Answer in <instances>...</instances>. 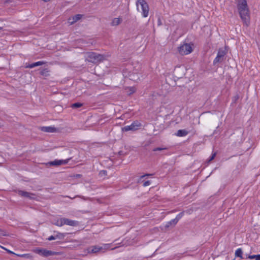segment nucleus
<instances>
[{
	"instance_id": "nucleus-16",
	"label": "nucleus",
	"mask_w": 260,
	"mask_h": 260,
	"mask_svg": "<svg viewBox=\"0 0 260 260\" xmlns=\"http://www.w3.org/2000/svg\"><path fill=\"white\" fill-rule=\"evenodd\" d=\"M188 132L185 129H179L177 131L176 135L178 137H183L186 136Z\"/></svg>"
},
{
	"instance_id": "nucleus-25",
	"label": "nucleus",
	"mask_w": 260,
	"mask_h": 260,
	"mask_svg": "<svg viewBox=\"0 0 260 260\" xmlns=\"http://www.w3.org/2000/svg\"><path fill=\"white\" fill-rule=\"evenodd\" d=\"M70 159L69 158V159H64V160H63V159L59 160V161H60V162H59L60 166L68 164Z\"/></svg>"
},
{
	"instance_id": "nucleus-43",
	"label": "nucleus",
	"mask_w": 260,
	"mask_h": 260,
	"mask_svg": "<svg viewBox=\"0 0 260 260\" xmlns=\"http://www.w3.org/2000/svg\"><path fill=\"white\" fill-rule=\"evenodd\" d=\"M0 247H2V248H3V249H5V248H4L3 247L1 246V245H0ZM6 250H7V249H6Z\"/></svg>"
},
{
	"instance_id": "nucleus-28",
	"label": "nucleus",
	"mask_w": 260,
	"mask_h": 260,
	"mask_svg": "<svg viewBox=\"0 0 260 260\" xmlns=\"http://www.w3.org/2000/svg\"><path fill=\"white\" fill-rule=\"evenodd\" d=\"M150 184H151V181L149 180H148V181H145L143 182V186H145V187L147 186H149Z\"/></svg>"
},
{
	"instance_id": "nucleus-12",
	"label": "nucleus",
	"mask_w": 260,
	"mask_h": 260,
	"mask_svg": "<svg viewBox=\"0 0 260 260\" xmlns=\"http://www.w3.org/2000/svg\"><path fill=\"white\" fill-rule=\"evenodd\" d=\"M63 223L72 226H77L79 225V222L76 220H73L68 218H63Z\"/></svg>"
},
{
	"instance_id": "nucleus-36",
	"label": "nucleus",
	"mask_w": 260,
	"mask_h": 260,
	"mask_svg": "<svg viewBox=\"0 0 260 260\" xmlns=\"http://www.w3.org/2000/svg\"><path fill=\"white\" fill-rule=\"evenodd\" d=\"M131 93H134L135 92V90H134V88H131Z\"/></svg>"
},
{
	"instance_id": "nucleus-20",
	"label": "nucleus",
	"mask_w": 260,
	"mask_h": 260,
	"mask_svg": "<svg viewBox=\"0 0 260 260\" xmlns=\"http://www.w3.org/2000/svg\"><path fill=\"white\" fill-rule=\"evenodd\" d=\"M83 104L80 103H75L71 105V107L73 109H77L82 106Z\"/></svg>"
},
{
	"instance_id": "nucleus-22",
	"label": "nucleus",
	"mask_w": 260,
	"mask_h": 260,
	"mask_svg": "<svg viewBox=\"0 0 260 260\" xmlns=\"http://www.w3.org/2000/svg\"><path fill=\"white\" fill-rule=\"evenodd\" d=\"M248 258L250 259H255V260H260V254L249 255Z\"/></svg>"
},
{
	"instance_id": "nucleus-41",
	"label": "nucleus",
	"mask_w": 260,
	"mask_h": 260,
	"mask_svg": "<svg viewBox=\"0 0 260 260\" xmlns=\"http://www.w3.org/2000/svg\"><path fill=\"white\" fill-rule=\"evenodd\" d=\"M118 153H119V155H121L122 154V151H119Z\"/></svg>"
},
{
	"instance_id": "nucleus-10",
	"label": "nucleus",
	"mask_w": 260,
	"mask_h": 260,
	"mask_svg": "<svg viewBox=\"0 0 260 260\" xmlns=\"http://www.w3.org/2000/svg\"><path fill=\"white\" fill-rule=\"evenodd\" d=\"M18 193L19 196L21 197L27 198L30 199H34L36 196V194L34 193L28 192L23 190H19Z\"/></svg>"
},
{
	"instance_id": "nucleus-40",
	"label": "nucleus",
	"mask_w": 260,
	"mask_h": 260,
	"mask_svg": "<svg viewBox=\"0 0 260 260\" xmlns=\"http://www.w3.org/2000/svg\"><path fill=\"white\" fill-rule=\"evenodd\" d=\"M3 126V123L0 122V127Z\"/></svg>"
},
{
	"instance_id": "nucleus-2",
	"label": "nucleus",
	"mask_w": 260,
	"mask_h": 260,
	"mask_svg": "<svg viewBox=\"0 0 260 260\" xmlns=\"http://www.w3.org/2000/svg\"><path fill=\"white\" fill-rule=\"evenodd\" d=\"M85 54L86 60L94 64L101 62L105 59V55L96 52H86Z\"/></svg>"
},
{
	"instance_id": "nucleus-34",
	"label": "nucleus",
	"mask_w": 260,
	"mask_h": 260,
	"mask_svg": "<svg viewBox=\"0 0 260 260\" xmlns=\"http://www.w3.org/2000/svg\"><path fill=\"white\" fill-rule=\"evenodd\" d=\"M151 175H152V174H145V175H144L142 176L141 177V178H143V177H145V176H151Z\"/></svg>"
},
{
	"instance_id": "nucleus-9",
	"label": "nucleus",
	"mask_w": 260,
	"mask_h": 260,
	"mask_svg": "<svg viewBox=\"0 0 260 260\" xmlns=\"http://www.w3.org/2000/svg\"><path fill=\"white\" fill-rule=\"evenodd\" d=\"M36 252L40 254L41 255L44 256H48L50 255H53L56 254L57 253L54 251H52L51 250H48L44 249H37L36 250Z\"/></svg>"
},
{
	"instance_id": "nucleus-24",
	"label": "nucleus",
	"mask_w": 260,
	"mask_h": 260,
	"mask_svg": "<svg viewBox=\"0 0 260 260\" xmlns=\"http://www.w3.org/2000/svg\"><path fill=\"white\" fill-rule=\"evenodd\" d=\"M67 235V234H62V233H57L56 235H55V237H56V239L58 238V239H63V238L64 237V236Z\"/></svg>"
},
{
	"instance_id": "nucleus-3",
	"label": "nucleus",
	"mask_w": 260,
	"mask_h": 260,
	"mask_svg": "<svg viewBox=\"0 0 260 260\" xmlns=\"http://www.w3.org/2000/svg\"><path fill=\"white\" fill-rule=\"evenodd\" d=\"M183 215L184 213L183 212H180L174 219L167 222L163 226L161 227V230L166 231L170 229L173 228L178 223V221L183 217Z\"/></svg>"
},
{
	"instance_id": "nucleus-38",
	"label": "nucleus",
	"mask_w": 260,
	"mask_h": 260,
	"mask_svg": "<svg viewBox=\"0 0 260 260\" xmlns=\"http://www.w3.org/2000/svg\"><path fill=\"white\" fill-rule=\"evenodd\" d=\"M6 250H7L9 253H12V254H16L15 253L13 252L12 251H11L10 250H8L7 249Z\"/></svg>"
},
{
	"instance_id": "nucleus-13",
	"label": "nucleus",
	"mask_w": 260,
	"mask_h": 260,
	"mask_svg": "<svg viewBox=\"0 0 260 260\" xmlns=\"http://www.w3.org/2000/svg\"><path fill=\"white\" fill-rule=\"evenodd\" d=\"M82 17L83 15L82 14H76L72 17H70L69 19V22L71 23V24H73L78 20H80Z\"/></svg>"
},
{
	"instance_id": "nucleus-29",
	"label": "nucleus",
	"mask_w": 260,
	"mask_h": 260,
	"mask_svg": "<svg viewBox=\"0 0 260 260\" xmlns=\"http://www.w3.org/2000/svg\"><path fill=\"white\" fill-rule=\"evenodd\" d=\"M6 235H7L6 232L2 229H0V236H6Z\"/></svg>"
},
{
	"instance_id": "nucleus-26",
	"label": "nucleus",
	"mask_w": 260,
	"mask_h": 260,
	"mask_svg": "<svg viewBox=\"0 0 260 260\" xmlns=\"http://www.w3.org/2000/svg\"><path fill=\"white\" fill-rule=\"evenodd\" d=\"M167 149V148H162V147H156L153 149V151H161Z\"/></svg>"
},
{
	"instance_id": "nucleus-1",
	"label": "nucleus",
	"mask_w": 260,
	"mask_h": 260,
	"mask_svg": "<svg viewBox=\"0 0 260 260\" xmlns=\"http://www.w3.org/2000/svg\"><path fill=\"white\" fill-rule=\"evenodd\" d=\"M236 1L240 18L243 23L248 26L249 24L250 17L247 2L246 0H236Z\"/></svg>"
},
{
	"instance_id": "nucleus-32",
	"label": "nucleus",
	"mask_w": 260,
	"mask_h": 260,
	"mask_svg": "<svg viewBox=\"0 0 260 260\" xmlns=\"http://www.w3.org/2000/svg\"><path fill=\"white\" fill-rule=\"evenodd\" d=\"M17 255L21 257H28V255L27 254H16Z\"/></svg>"
},
{
	"instance_id": "nucleus-15",
	"label": "nucleus",
	"mask_w": 260,
	"mask_h": 260,
	"mask_svg": "<svg viewBox=\"0 0 260 260\" xmlns=\"http://www.w3.org/2000/svg\"><path fill=\"white\" fill-rule=\"evenodd\" d=\"M44 63H45V62L44 61H37V62H36L34 63H32L31 64H29L28 65H27L26 66V68L31 69V68H35L37 66L43 65Z\"/></svg>"
},
{
	"instance_id": "nucleus-39",
	"label": "nucleus",
	"mask_w": 260,
	"mask_h": 260,
	"mask_svg": "<svg viewBox=\"0 0 260 260\" xmlns=\"http://www.w3.org/2000/svg\"><path fill=\"white\" fill-rule=\"evenodd\" d=\"M69 242H76L77 241L75 240H72L71 241H69Z\"/></svg>"
},
{
	"instance_id": "nucleus-17",
	"label": "nucleus",
	"mask_w": 260,
	"mask_h": 260,
	"mask_svg": "<svg viewBox=\"0 0 260 260\" xmlns=\"http://www.w3.org/2000/svg\"><path fill=\"white\" fill-rule=\"evenodd\" d=\"M49 73H50V71L48 69L44 68L40 71V74L41 75H42L43 76L48 77L50 75Z\"/></svg>"
},
{
	"instance_id": "nucleus-4",
	"label": "nucleus",
	"mask_w": 260,
	"mask_h": 260,
	"mask_svg": "<svg viewBox=\"0 0 260 260\" xmlns=\"http://www.w3.org/2000/svg\"><path fill=\"white\" fill-rule=\"evenodd\" d=\"M178 50L181 55H187L190 53L192 51V47L189 44L185 43L178 47Z\"/></svg>"
},
{
	"instance_id": "nucleus-19",
	"label": "nucleus",
	"mask_w": 260,
	"mask_h": 260,
	"mask_svg": "<svg viewBox=\"0 0 260 260\" xmlns=\"http://www.w3.org/2000/svg\"><path fill=\"white\" fill-rule=\"evenodd\" d=\"M60 161H59L58 159H55L53 161H50L48 163V165L50 166H60L59 165Z\"/></svg>"
},
{
	"instance_id": "nucleus-46",
	"label": "nucleus",
	"mask_w": 260,
	"mask_h": 260,
	"mask_svg": "<svg viewBox=\"0 0 260 260\" xmlns=\"http://www.w3.org/2000/svg\"><path fill=\"white\" fill-rule=\"evenodd\" d=\"M109 245H107V244H106L105 245V247L107 246H108Z\"/></svg>"
},
{
	"instance_id": "nucleus-27",
	"label": "nucleus",
	"mask_w": 260,
	"mask_h": 260,
	"mask_svg": "<svg viewBox=\"0 0 260 260\" xmlns=\"http://www.w3.org/2000/svg\"><path fill=\"white\" fill-rule=\"evenodd\" d=\"M239 99V95L238 94H236L233 98V102L236 103Z\"/></svg>"
},
{
	"instance_id": "nucleus-37",
	"label": "nucleus",
	"mask_w": 260,
	"mask_h": 260,
	"mask_svg": "<svg viewBox=\"0 0 260 260\" xmlns=\"http://www.w3.org/2000/svg\"><path fill=\"white\" fill-rule=\"evenodd\" d=\"M76 176L77 178H80L82 176V175H81V174H77Z\"/></svg>"
},
{
	"instance_id": "nucleus-42",
	"label": "nucleus",
	"mask_w": 260,
	"mask_h": 260,
	"mask_svg": "<svg viewBox=\"0 0 260 260\" xmlns=\"http://www.w3.org/2000/svg\"><path fill=\"white\" fill-rule=\"evenodd\" d=\"M0 247H2V248H3V249H5V248H4L3 247L1 246V245H0ZM6 250H7V249H6Z\"/></svg>"
},
{
	"instance_id": "nucleus-23",
	"label": "nucleus",
	"mask_w": 260,
	"mask_h": 260,
	"mask_svg": "<svg viewBox=\"0 0 260 260\" xmlns=\"http://www.w3.org/2000/svg\"><path fill=\"white\" fill-rule=\"evenodd\" d=\"M55 224L58 226H61L64 225L63 223V218H60L59 220H57Z\"/></svg>"
},
{
	"instance_id": "nucleus-14",
	"label": "nucleus",
	"mask_w": 260,
	"mask_h": 260,
	"mask_svg": "<svg viewBox=\"0 0 260 260\" xmlns=\"http://www.w3.org/2000/svg\"><path fill=\"white\" fill-rule=\"evenodd\" d=\"M42 131L47 133H53L56 132V128L53 126H43L41 127Z\"/></svg>"
},
{
	"instance_id": "nucleus-31",
	"label": "nucleus",
	"mask_w": 260,
	"mask_h": 260,
	"mask_svg": "<svg viewBox=\"0 0 260 260\" xmlns=\"http://www.w3.org/2000/svg\"><path fill=\"white\" fill-rule=\"evenodd\" d=\"M55 239H56L55 236H51L48 238V240L49 241H51Z\"/></svg>"
},
{
	"instance_id": "nucleus-44",
	"label": "nucleus",
	"mask_w": 260,
	"mask_h": 260,
	"mask_svg": "<svg viewBox=\"0 0 260 260\" xmlns=\"http://www.w3.org/2000/svg\"><path fill=\"white\" fill-rule=\"evenodd\" d=\"M3 29V27H0V30H2Z\"/></svg>"
},
{
	"instance_id": "nucleus-5",
	"label": "nucleus",
	"mask_w": 260,
	"mask_h": 260,
	"mask_svg": "<svg viewBox=\"0 0 260 260\" xmlns=\"http://www.w3.org/2000/svg\"><path fill=\"white\" fill-rule=\"evenodd\" d=\"M227 52L228 51L225 48H219L218 51L217 56L213 61V64H216L217 63L221 62L223 60L224 57Z\"/></svg>"
},
{
	"instance_id": "nucleus-7",
	"label": "nucleus",
	"mask_w": 260,
	"mask_h": 260,
	"mask_svg": "<svg viewBox=\"0 0 260 260\" xmlns=\"http://www.w3.org/2000/svg\"><path fill=\"white\" fill-rule=\"evenodd\" d=\"M141 124L138 121H134L131 125H126L122 127V132H127L129 131H135L139 128Z\"/></svg>"
},
{
	"instance_id": "nucleus-21",
	"label": "nucleus",
	"mask_w": 260,
	"mask_h": 260,
	"mask_svg": "<svg viewBox=\"0 0 260 260\" xmlns=\"http://www.w3.org/2000/svg\"><path fill=\"white\" fill-rule=\"evenodd\" d=\"M235 255L237 257L242 258V251L241 249H240V248L238 249L236 251Z\"/></svg>"
},
{
	"instance_id": "nucleus-30",
	"label": "nucleus",
	"mask_w": 260,
	"mask_h": 260,
	"mask_svg": "<svg viewBox=\"0 0 260 260\" xmlns=\"http://www.w3.org/2000/svg\"><path fill=\"white\" fill-rule=\"evenodd\" d=\"M215 156H216V153L212 154V155L210 156L209 161H210L212 160L213 159H214Z\"/></svg>"
},
{
	"instance_id": "nucleus-6",
	"label": "nucleus",
	"mask_w": 260,
	"mask_h": 260,
	"mask_svg": "<svg viewBox=\"0 0 260 260\" xmlns=\"http://www.w3.org/2000/svg\"><path fill=\"white\" fill-rule=\"evenodd\" d=\"M140 4L142 10V15L144 17H147L149 13V7L147 3L144 0H138L137 2V5L138 6V4Z\"/></svg>"
},
{
	"instance_id": "nucleus-8",
	"label": "nucleus",
	"mask_w": 260,
	"mask_h": 260,
	"mask_svg": "<svg viewBox=\"0 0 260 260\" xmlns=\"http://www.w3.org/2000/svg\"><path fill=\"white\" fill-rule=\"evenodd\" d=\"M105 247L103 248V247L100 246L99 245H95L89 247L87 249V250L88 253H102L105 252Z\"/></svg>"
},
{
	"instance_id": "nucleus-11",
	"label": "nucleus",
	"mask_w": 260,
	"mask_h": 260,
	"mask_svg": "<svg viewBox=\"0 0 260 260\" xmlns=\"http://www.w3.org/2000/svg\"><path fill=\"white\" fill-rule=\"evenodd\" d=\"M18 193L19 196L21 197L27 198L30 199H34L36 196V194L34 193L28 192L23 190H19Z\"/></svg>"
},
{
	"instance_id": "nucleus-18",
	"label": "nucleus",
	"mask_w": 260,
	"mask_h": 260,
	"mask_svg": "<svg viewBox=\"0 0 260 260\" xmlns=\"http://www.w3.org/2000/svg\"><path fill=\"white\" fill-rule=\"evenodd\" d=\"M121 22V19L120 18H115L113 19L111 24L113 26H117L119 25Z\"/></svg>"
},
{
	"instance_id": "nucleus-33",
	"label": "nucleus",
	"mask_w": 260,
	"mask_h": 260,
	"mask_svg": "<svg viewBox=\"0 0 260 260\" xmlns=\"http://www.w3.org/2000/svg\"><path fill=\"white\" fill-rule=\"evenodd\" d=\"M157 23H158V25H160L162 24L160 18H158Z\"/></svg>"
},
{
	"instance_id": "nucleus-35",
	"label": "nucleus",
	"mask_w": 260,
	"mask_h": 260,
	"mask_svg": "<svg viewBox=\"0 0 260 260\" xmlns=\"http://www.w3.org/2000/svg\"><path fill=\"white\" fill-rule=\"evenodd\" d=\"M101 173H103L104 175H107V171H105V170H103L102 171H101L100 172Z\"/></svg>"
},
{
	"instance_id": "nucleus-45",
	"label": "nucleus",
	"mask_w": 260,
	"mask_h": 260,
	"mask_svg": "<svg viewBox=\"0 0 260 260\" xmlns=\"http://www.w3.org/2000/svg\"><path fill=\"white\" fill-rule=\"evenodd\" d=\"M121 242H119V243H117V244H121Z\"/></svg>"
}]
</instances>
